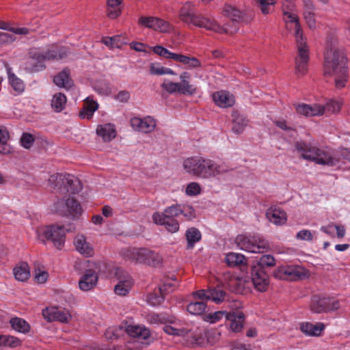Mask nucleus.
<instances>
[{"label": "nucleus", "instance_id": "f257e3e1", "mask_svg": "<svg viewBox=\"0 0 350 350\" xmlns=\"http://www.w3.org/2000/svg\"><path fill=\"white\" fill-rule=\"evenodd\" d=\"M282 10L286 27L295 36L297 43L298 54L295 58V73L298 76H303L308 69V47L295 10L293 0H283Z\"/></svg>", "mask_w": 350, "mask_h": 350}, {"label": "nucleus", "instance_id": "f03ea898", "mask_svg": "<svg viewBox=\"0 0 350 350\" xmlns=\"http://www.w3.org/2000/svg\"><path fill=\"white\" fill-rule=\"evenodd\" d=\"M183 168L188 175L204 180L217 179L230 171L229 167L224 163H217L201 156H192L185 159Z\"/></svg>", "mask_w": 350, "mask_h": 350}, {"label": "nucleus", "instance_id": "7ed1b4c3", "mask_svg": "<svg viewBox=\"0 0 350 350\" xmlns=\"http://www.w3.org/2000/svg\"><path fill=\"white\" fill-rule=\"evenodd\" d=\"M296 149L304 159L315 162L319 165L339 167L341 163H344V160L350 162V150L348 149L330 151L305 143H297Z\"/></svg>", "mask_w": 350, "mask_h": 350}, {"label": "nucleus", "instance_id": "20e7f679", "mask_svg": "<svg viewBox=\"0 0 350 350\" xmlns=\"http://www.w3.org/2000/svg\"><path fill=\"white\" fill-rule=\"evenodd\" d=\"M346 58L335 42L331 43L325 54V74L334 77L337 88L345 87L347 81Z\"/></svg>", "mask_w": 350, "mask_h": 350}, {"label": "nucleus", "instance_id": "39448f33", "mask_svg": "<svg viewBox=\"0 0 350 350\" xmlns=\"http://www.w3.org/2000/svg\"><path fill=\"white\" fill-rule=\"evenodd\" d=\"M180 16L182 21L187 23H191L195 26L204 28L219 33H232L233 31L220 26L214 19L204 16H197L193 10V5L187 3L183 5L180 12Z\"/></svg>", "mask_w": 350, "mask_h": 350}, {"label": "nucleus", "instance_id": "423d86ee", "mask_svg": "<svg viewBox=\"0 0 350 350\" xmlns=\"http://www.w3.org/2000/svg\"><path fill=\"white\" fill-rule=\"evenodd\" d=\"M37 239L42 243L51 241L57 248H61L65 241L66 231L62 226H42L36 229Z\"/></svg>", "mask_w": 350, "mask_h": 350}, {"label": "nucleus", "instance_id": "0eeeda50", "mask_svg": "<svg viewBox=\"0 0 350 350\" xmlns=\"http://www.w3.org/2000/svg\"><path fill=\"white\" fill-rule=\"evenodd\" d=\"M235 243L241 250L251 253H263L269 247L267 241L260 234H239Z\"/></svg>", "mask_w": 350, "mask_h": 350}, {"label": "nucleus", "instance_id": "6e6552de", "mask_svg": "<svg viewBox=\"0 0 350 350\" xmlns=\"http://www.w3.org/2000/svg\"><path fill=\"white\" fill-rule=\"evenodd\" d=\"M48 185L51 189L59 190L64 186V190L70 193H77L81 189L79 179L71 174H53L48 179Z\"/></svg>", "mask_w": 350, "mask_h": 350}, {"label": "nucleus", "instance_id": "1a4fd4ad", "mask_svg": "<svg viewBox=\"0 0 350 350\" xmlns=\"http://www.w3.org/2000/svg\"><path fill=\"white\" fill-rule=\"evenodd\" d=\"M124 257L137 262L155 265L160 262L158 254L147 248H132L122 252Z\"/></svg>", "mask_w": 350, "mask_h": 350}, {"label": "nucleus", "instance_id": "9d476101", "mask_svg": "<svg viewBox=\"0 0 350 350\" xmlns=\"http://www.w3.org/2000/svg\"><path fill=\"white\" fill-rule=\"evenodd\" d=\"M152 51L163 58L173 59L177 62L182 63L189 69L197 68L202 66L201 62L197 58L172 53L161 46H155L152 48Z\"/></svg>", "mask_w": 350, "mask_h": 350}, {"label": "nucleus", "instance_id": "9b49d317", "mask_svg": "<svg viewBox=\"0 0 350 350\" xmlns=\"http://www.w3.org/2000/svg\"><path fill=\"white\" fill-rule=\"evenodd\" d=\"M192 295L194 299L211 300L217 304L228 300L227 293L224 291L217 288L201 289L193 292Z\"/></svg>", "mask_w": 350, "mask_h": 350}, {"label": "nucleus", "instance_id": "f8f14e48", "mask_svg": "<svg viewBox=\"0 0 350 350\" xmlns=\"http://www.w3.org/2000/svg\"><path fill=\"white\" fill-rule=\"evenodd\" d=\"M132 129L142 133H151L157 126V120L152 116L133 117L130 120Z\"/></svg>", "mask_w": 350, "mask_h": 350}, {"label": "nucleus", "instance_id": "ddd939ff", "mask_svg": "<svg viewBox=\"0 0 350 350\" xmlns=\"http://www.w3.org/2000/svg\"><path fill=\"white\" fill-rule=\"evenodd\" d=\"M67 50L64 48L57 49L53 46L47 51H41L34 50L31 52L32 59L38 60L40 62L45 60H57L62 59L66 56Z\"/></svg>", "mask_w": 350, "mask_h": 350}, {"label": "nucleus", "instance_id": "4468645a", "mask_svg": "<svg viewBox=\"0 0 350 350\" xmlns=\"http://www.w3.org/2000/svg\"><path fill=\"white\" fill-rule=\"evenodd\" d=\"M42 316L49 322L57 321L61 323H68L71 314L68 310L56 307L46 308L42 310Z\"/></svg>", "mask_w": 350, "mask_h": 350}, {"label": "nucleus", "instance_id": "2eb2a0df", "mask_svg": "<svg viewBox=\"0 0 350 350\" xmlns=\"http://www.w3.org/2000/svg\"><path fill=\"white\" fill-rule=\"evenodd\" d=\"M251 280L257 291L262 292L267 290L269 285V276L264 269L253 266L251 270Z\"/></svg>", "mask_w": 350, "mask_h": 350}, {"label": "nucleus", "instance_id": "dca6fc26", "mask_svg": "<svg viewBox=\"0 0 350 350\" xmlns=\"http://www.w3.org/2000/svg\"><path fill=\"white\" fill-rule=\"evenodd\" d=\"M152 219L154 224L163 226L170 233H176L179 230V222L177 219L165 217L160 212L154 213Z\"/></svg>", "mask_w": 350, "mask_h": 350}, {"label": "nucleus", "instance_id": "f3484780", "mask_svg": "<svg viewBox=\"0 0 350 350\" xmlns=\"http://www.w3.org/2000/svg\"><path fill=\"white\" fill-rule=\"evenodd\" d=\"M294 107L297 113L306 117L321 116L325 112V106L319 103L294 104Z\"/></svg>", "mask_w": 350, "mask_h": 350}, {"label": "nucleus", "instance_id": "a211bd4d", "mask_svg": "<svg viewBox=\"0 0 350 350\" xmlns=\"http://www.w3.org/2000/svg\"><path fill=\"white\" fill-rule=\"evenodd\" d=\"M74 245L75 250L81 255L85 257H91L94 254V250L88 241L87 237L83 234H78L74 239Z\"/></svg>", "mask_w": 350, "mask_h": 350}, {"label": "nucleus", "instance_id": "6ab92c4d", "mask_svg": "<svg viewBox=\"0 0 350 350\" xmlns=\"http://www.w3.org/2000/svg\"><path fill=\"white\" fill-rule=\"evenodd\" d=\"M139 23L146 27L155 31L165 33L170 30V25L168 23L155 17H144L139 19Z\"/></svg>", "mask_w": 350, "mask_h": 350}, {"label": "nucleus", "instance_id": "aec40b11", "mask_svg": "<svg viewBox=\"0 0 350 350\" xmlns=\"http://www.w3.org/2000/svg\"><path fill=\"white\" fill-rule=\"evenodd\" d=\"M118 283L114 286V292L120 296L126 295L131 290L133 281L128 273H123L118 277Z\"/></svg>", "mask_w": 350, "mask_h": 350}, {"label": "nucleus", "instance_id": "412c9836", "mask_svg": "<svg viewBox=\"0 0 350 350\" xmlns=\"http://www.w3.org/2000/svg\"><path fill=\"white\" fill-rule=\"evenodd\" d=\"M97 273L91 269L86 270L79 281V287L83 291L93 289L98 282Z\"/></svg>", "mask_w": 350, "mask_h": 350}, {"label": "nucleus", "instance_id": "4be33fe9", "mask_svg": "<svg viewBox=\"0 0 350 350\" xmlns=\"http://www.w3.org/2000/svg\"><path fill=\"white\" fill-rule=\"evenodd\" d=\"M213 99L217 106L221 108L231 107L235 103L232 94L225 90L217 91L213 94Z\"/></svg>", "mask_w": 350, "mask_h": 350}, {"label": "nucleus", "instance_id": "5701e85b", "mask_svg": "<svg viewBox=\"0 0 350 350\" xmlns=\"http://www.w3.org/2000/svg\"><path fill=\"white\" fill-rule=\"evenodd\" d=\"M267 219L275 225H283L287 220L286 213L281 208L271 206L266 211Z\"/></svg>", "mask_w": 350, "mask_h": 350}, {"label": "nucleus", "instance_id": "b1692460", "mask_svg": "<svg viewBox=\"0 0 350 350\" xmlns=\"http://www.w3.org/2000/svg\"><path fill=\"white\" fill-rule=\"evenodd\" d=\"M57 211H60L62 215L75 217L81 213V207L75 199L72 197H67L66 199V206L59 207L57 205L55 207Z\"/></svg>", "mask_w": 350, "mask_h": 350}, {"label": "nucleus", "instance_id": "393cba45", "mask_svg": "<svg viewBox=\"0 0 350 350\" xmlns=\"http://www.w3.org/2000/svg\"><path fill=\"white\" fill-rule=\"evenodd\" d=\"M180 80L178 83L180 85V93L184 95H193L197 92V88L190 83L191 74L185 71L180 73L179 76Z\"/></svg>", "mask_w": 350, "mask_h": 350}, {"label": "nucleus", "instance_id": "a878e982", "mask_svg": "<svg viewBox=\"0 0 350 350\" xmlns=\"http://www.w3.org/2000/svg\"><path fill=\"white\" fill-rule=\"evenodd\" d=\"M244 319L243 313L240 311L228 312L226 318L227 321H230V329L233 332H239L242 330Z\"/></svg>", "mask_w": 350, "mask_h": 350}, {"label": "nucleus", "instance_id": "bb28decb", "mask_svg": "<svg viewBox=\"0 0 350 350\" xmlns=\"http://www.w3.org/2000/svg\"><path fill=\"white\" fill-rule=\"evenodd\" d=\"M176 285V282L173 283L172 281H167L162 286L160 287L159 291L161 295L157 294H151L149 295L148 302L150 305L156 306L162 303L164 299L163 295L171 291H173V287Z\"/></svg>", "mask_w": 350, "mask_h": 350}, {"label": "nucleus", "instance_id": "cd10ccee", "mask_svg": "<svg viewBox=\"0 0 350 350\" xmlns=\"http://www.w3.org/2000/svg\"><path fill=\"white\" fill-rule=\"evenodd\" d=\"M96 134L102 138L103 142H110L116 137V126L111 123L99 124L96 128Z\"/></svg>", "mask_w": 350, "mask_h": 350}, {"label": "nucleus", "instance_id": "c85d7f7f", "mask_svg": "<svg viewBox=\"0 0 350 350\" xmlns=\"http://www.w3.org/2000/svg\"><path fill=\"white\" fill-rule=\"evenodd\" d=\"M125 329L129 336L141 340H146L150 335V330L144 325L130 324Z\"/></svg>", "mask_w": 350, "mask_h": 350}, {"label": "nucleus", "instance_id": "c756f323", "mask_svg": "<svg viewBox=\"0 0 350 350\" xmlns=\"http://www.w3.org/2000/svg\"><path fill=\"white\" fill-rule=\"evenodd\" d=\"M232 116V131L236 134H241L243 132L248 124L247 119L237 111H233Z\"/></svg>", "mask_w": 350, "mask_h": 350}, {"label": "nucleus", "instance_id": "7c9ffc66", "mask_svg": "<svg viewBox=\"0 0 350 350\" xmlns=\"http://www.w3.org/2000/svg\"><path fill=\"white\" fill-rule=\"evenodd\" d=\"M330 304V299L321 298L315 295L312 299L310 304V310L314 313H321L327 312L329 309V304Z\"/></svg>", "mask_w": 350, "mask_h": 350}, {"label": "nucleus", "instance_id": "2f4dec72", "mask_svg": "<svg viewBox=\"0 0 350 350\" xmlns=\"http://www.w3.org/2000/svg\"><path fill=\"white\" fill-rule=\"evenodd\" d=\"M15 279L20 282H25L30 277V269L27 263L22 262L17 264L13 269Z\"/></svg>", "mask_w": 350, "mask_h": 350}, {"label": "nucleus", "instance_id": "473e14b6", "mask_svg": "<svg viewBox=\"0 0 350 350\" xmlns=\"http://www.w3.org/2000/svg\"><path fill=\"white\" fill-rule=\"evenodd\" d=\"M98 108V104L91 97H88L84 101V106L80 112V116L83 118L90 119Z\"/></svg>", "mask_w": 350, "mask_h": 350}, {"label": "nucleus", "instance_id": "72a5a7b5", "mask_svg": "<svg viewBox=\"0 0 350 350\" xmlns=\"http://www.w3.org/2000/svg\"><path fill=\"white\" fill-rule=\"evenodd\" d=\"M54 83L59 87L69 89L72 86V81L70 77L68 70H64L57 74L53 79Z\"/></svg>", "mask_w": 350, "mask_h": 350}, {"label": "nucleus", "instance_id": "f704fd0d", "mask_svg": "<svg viewBox=\"0 0 350 350\" xmlns=\"http://www.w3.org/2000/svg\"><path fill=\"white\" fill-rule=\"evenodd\" d=\"M122 0H107V14L111 19H115L120 16L122 12Z\"/></svg>", "mask_w": 350, "mask_h": 350}, {"label": "nucleus", "instance_id": "c9c22d12", "mask_svg": "<svg viewBox=\"0 0 350 350\" xmlns=\"http://www.w3.org/2000/svg\"><path fill=\"white\" fill-rule=\"evenodd\" d=\"M301 330L308 336H319L324 329L325 325L322 323L315 324L311 323H304L301 325Z\"/></svg>", "mask_w": 350, "mask_h": 350}, {"label": "nucleus", "instance_id": "e433bc0d", "mask_svg": "<svg viewBox=\"0 0 350 350\" xmlns=\"http://www.w3.org/2000/svg\"><path fill=\"white\" fill-rule=\"evenodd\" d=\"M185 237L187 242V248L192 249L195 244L200 241L202 234L198 229L192 227L187 230Z\"/></svg>", "mask_w": 350, "mask_h": 350}, {"label": "nucleus", "instance_id": "4c0bfd02", "mask_svg": "<svg viewBox=\"0 0 350 350\" xmlns=\"http://www.w3.org/2000/svg\"><path fill=\"white\" fill-rule=\"evenodd\" d=\"M94 91L100 96H108L112 92L111 84L105 80L96 81L94 85Z\"/></svg>", "mask_w": 350, "mask_h": 350}, {"label": "nucleus", "instance_id": "58836bf2", "mask_svg": "<svg viewBox=\"0 0 350 350\" xmlns=\"http://www.w3.org/2000/svg\"><path fill=\"white\" fill-rule=\"evenodd\" d=\"M305 5L304 18L306 23L310 29L316 27V21L314 19L313 5L310 0H304Z\"/></svg>", "mask_w": 350, "mask_h": 350}, {"label": "nucleus", "instance_id": "ea45409f", "mask_svg": "<svg viewBox=\"0 0 350 350\" xmlns=\"http://www.w3.org/2000/svg\"><path fill=\"white\" fill-rule=\"evenodd\" d=\"M10 323L12 327L18 332L26 334L30 330L29 324L21 318H12L10 319Z\"/></svg>", "mask_w": 350, "mask_h": 350}, {"label": "nucleus", "instance_id": "a19ab883", "mask_svg": "<svg viewBox=\"0 0 350 350\" xmlns=\"http://www.w3.org/2000/svg\"><path fill=\"white\" fill-rule=\"evenodd\" d=\"M226 262L230 267H236L246 264L245 257L241 254L235 252H230L226 255Z\"/></svg>", "mask_w": 350, "mask_h": 350}, {"label": "nucleus", "instance_id": "79ce46f5", "mask_svg": "<svg viewBox=\"0 0 350 350\" xmlns=\"http://www.w3.org/2000/svg\"><path fill=\"white\" fill-rule=\"evenodd\" d=\"M149 72L152 75H176V72L172 69L164 67L158 62H154L150 64Z\"/></svg>", "mask_w": 350, "mask_h": 350}, {"label": "nucleus", "instance_id": "37998d69", "mask_svg": "<svg viewBox=\"0 0 350 350\" xmlns=\"http://www.w3.org/2000/svg\"><path fill=\"white\" fill-rule=\"evenodd\" d=\"M9 133L8 130L0 126V153L8 154L11 152V147L8 144L9 139Z\"/></svg>", "mask_w": 350, "mask_h": 350}, {"label": "nucleus", "instance_id": "c03bdc74", "mask_svg": "<svg viewBox=\"0 0 350 350\" xmlns=\"http://www.w3.org/2000/svg\"><path fill=\"white\" fill-rule=\"evenodd\" d=\"M66 100V97L64 94L57 93L52 98L51 107L56 112H60L64 109Z\"/></svg>", "mask_w": 350, "mask_h": 350}, {"label": "nucleus", "instance_id": "a18cd8bd", "mask_svg": "<svg viewBox=\"0 0 350 350\" xmlns=\"http://www.w3.org/2000/svg\"><path fill=\"white\" fill-rule=\"evenodd\" d=\"M204 301L205 300H201L191 302L187 307V311L193 315L202 314L206 308V304Z\"/></svg>", "mask_w": 350, "mask_h": 350}, {"label": "nucleus", "instance_id": "49530a36", "mask_svg": "<svg viewBox=\"0 0 350 350\" xmlns=\"http://www.w3.org/2000/svg\"><path fill=\"white\" fill-rule=\"evenodd\" d=\"M102 42L107 46L113 49L120 48L122 45L126 44V42L120 36H116L113 37H106L103 38Z\"/></svg>", "mask_w": 350, "mask_h": 350}, {"label": "nucleus", "instance_id": "de8ad7c7", "mask_svg": "<svg viewBox=\"0 0 350 350\" xmlns=\"http://www.w3.org/2000/svg\"><path fill=\"white\" fill-rule=\"evenodd\" d=\"M310 273L308 270L300 266H292L291 280L305 279L309 278Z\"/></svg>", "mask_w": 350, "mask_h": 350}, {"label": "nucleus", "instance_id": "09e8293b", "mask_svg": "<svg viewBox=\"0 0 350 350\" xmlns=\"http://www.w3.org/2000/svg\"><path fill=\"white\" fill-rule=\"evenodd\" d=\"M224 10L226 15L230 18L232 21H238L243 17L242 12L237 9L236 7L231 5H226Z\"/></svg>", "mask_w": 350, "mask_h": 350}, {"label": "nucleus", "instance_id": "8fccbe9b", "mask_svg": "<svg viewBox=\"0 0 350 350\" xmlns=\"http://www.w3.org/2000/svg\"><path fill=\"white\" fill-rule=\"evenodd\" d=\"M292 266H282L274 271L273 275L280 280H291Z\"/></svg>", "mask_w": 350, "mask_h": 350}, {"label": "nucleus", "instance_id": "3c124183", "mask_svg": "<svg viewBox=\"0 0 350 350\" xmlns=\"http://www.w3.org/2000/svg\"><path fill=\"white\" fill-rule=\"evenodd\" d=\"M22 341L13 336L2 335L1 346L10 348H16L21 345Z\"/></svg>", "mask_w": 350, "mask_h": 350}, {"label": "nucleus", "instance_id": "603ef678", "mask_svg": "<svg viewBox=\"0 0 350 350\" xmlns=\"http://www.w3.org/2000/svg\"><path fill=\"white\" fill-rule=\"evenodd\" d=\"M9 83L16 94L22 93L25 90L23 82L14 74H10L8 76Z\"/></svg>", "mask_w": 350, "mask_h": 350}, {"label": "nucleus", "instance_id": "864d4df0", "mask_svg": "<svg viewBox=\"0 0 350 350\" xmlns=\"http://www.w3.org/2000/svg\"><path fill=\"white\" fill-rule=\"evenodd\" d=\"M228 312L226 310L216 311L204 315V320L209 323H215L219 322L224 317L226 318Z\"/></svg>", "mask_w": 350, "mask_h": 350}, {"label": "nucleus", "instance_id": "5fc2aeb1", "mask_svg": "<svg viewBox=\"0 0 350 350\" xmlns=\"http://www.w3.org/2000/svg\"><path fill=\"white\" fill-rule=\"evenodd\" d=\"M182 208L180 205H172L166 207L163 212V216L167 218H174L181 214Z\"/></svg>", "mask_w": 350, "mask_h": 350}, {"label": "nucleus", "instance_id": "6e6d98bb", "mask_svg": "<svg viewBox=\"0 0 350 350\" xmlns=\"http://www.w3.org/2000/svg\"><path fill=\"white\" fill-rule=\"evenodd\" d=\"M275 265V260L273 256L266 254L262 256L258 261V264L256 265L257 267H260L264 269L265 267H271Z\"/></svg>", "mask_w": 350, "mask_h": 350}, {"label": "nucleus", "instance_id": "4d7b16f0", "mask_svg": "<svg viewBox=\"0 0 350 350\" xmlns=\"http://www.w3.org/2000/svg\"><path fill=\"white\" fill-rule=\"evenodd\" d=\"M49 278V274L43 268L38 267H35L34 279L38 284L45 283Z\"/></svg>", "mask_w": 350, "mask_h": 350}, {"label": "nucleus", "instance_id": "13d9d810", "mask_svg": "<svg viewBox=\"0 0 350 350\" xmlns=\"http://www.w3.org/2000/svg\"><path fill=\"white\" fill-rule=\"evenodd\" d=\"M202 188L200 185L196 182L189 183L185 188V193L189 196H196L201 193Z\"/></svg>", "mask_w": 350, "mask_h": 350}, {"label": "nucleus", "instance_id": "bf43d9fd", "mask_svg": "<svg viewBox=\"0 0 350 350\" xmlns=\"http://www.w3.org/2000/svg\"><path fill=\"white\" fill-rule=\"evenodd\" d=\"M161 88L170 94L180 93V85L178 82L165 80L161 84Z\"/></svg>", "mask_w": 350, "mask_h": 350}, {"label": "nucleus", "instance_id": "052dcab7", "mask_svg": "<svg viewBox=\"0 0 350 350\" xmlns=\"http://www.w3.org/2000/svg\"><path fill=\"white\" fill-rule=\"evenodd\" d=\"M146 319L151 324L165 323L167 321L172 322L170 320H167L165 317L156 313H149L146 316Z\"/></svg>", "mask_w": 350, "mask_h": 350}, {"label": "nucleus", "instance_id": "680f3d73", "mask_svg": "<svg viewBox=\"0 0 350 350\" xmlns=\"http://www.w3.org/2000/svg\"><path fill=\"white\" fill-rule=\"evenodd\" d=\"M163 330L166 334L173 336H185L188 333L186 329H179L171 325H165Z\"/></svg>", "mask_w": 350, "mask_h": 350}, {"label": "nucleus", "instance_id": "e2e57ef3", "mask_svg": "<svg viewBox=\"0 0 350 350\" xmlns=\"http://www.w3.org/2000/svg\"><path fill=\"white\" fill-rule=\"evenodd\" d=\"M261 12L267 14L270 12L271 8L275 3L276 0H257Z\"/></svg>", "mask_w": 350, "mask_h": 350}, {"label": "nucleus", "instance_id": "0e129e2a", "mask_svg": "<svg viewBox=\"0 0 350 350\" xmlns=\"http://www.w3.org/2000/svg\"><path fill=\"white\" fill-rule=\"evenodd\" d=\"M33 142V136L29 133H24L21 139L22 146L27 149H29L31 147Z\"/></svg>", "mask_w": 350, "mask_h": 350}, {"label": "nucleus", "instance_id": "69168bd1", "mask_svg": "<svg viewBox=\"0 0 350 350\" xmlns=\"http://www.w3.org/2000/svg\"><path fill=\"white\" fill-rule=\"evenodd\" d=\"M340 107L341 103L331 100L327 102L326 106H325V111H327L331 113H336L340 110Z\"/></svg>", "mask_w": 350, "mask_h": 350}, {"label": "nucleus", "instance_id": "338daca9", "mask_svg": "<svg viewBox=\"0 0 350 350\" xmlns=\"http://www.w3.org/2000/svg\"><path fill=\"white\" fill-rule=\"evenodd\" d=\"M297 239L304 241H312L313 239L311 231L308 230H302L297 233Z\"/></svg>", "mask_w": 350, "mask_h": 350}, {"label": "nucleus", "instance_id": "774afa93", "mask_svg": "<svg viewBox=\"0 0 350 350\" xmlns=\"http://www.w3.org/2000/svg\"><path fill=\"white\" fill-rule=\"evenodd\" d=\"M181 214L187 219L191 220L196 217V213L194 209L191 206H185L182 208Z\"/></svg>", "mask_w": 350, "mask_h": 350}]
</instances>
